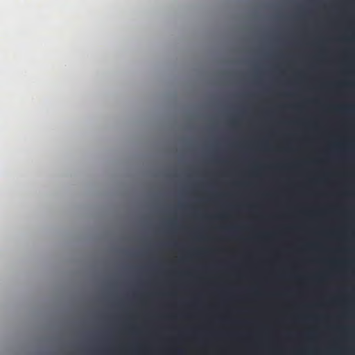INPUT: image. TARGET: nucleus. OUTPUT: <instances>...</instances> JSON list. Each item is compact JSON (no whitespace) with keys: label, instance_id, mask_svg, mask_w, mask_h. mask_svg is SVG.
Returning a JSON list of instances; mask_svg holds the SVG:
<instances>
[{"label":"nucleus","instance_id":"nucleus-1","mask_svg":"<svg viewBox=\"0 0 355 355\" xmlns=\"http://www.w3.org/2000/svg\"><path fill=\"white\" fill-rule=\"evenodd\" d=\"M236 76L238 92V113H227L225 116L224 130L216 137L213 143L223 151H228L239 144L238 154L244 155V56L240 55L238 71L233 74Z\"/></svg>","mask_w":355,"mask_h":355},{"label":"nucleus","instance_id":"nucleus-3","mask_svg":"<svg viewBox=\"0 0 355 355\" xmlns=\"http://www.w3.org/2000/svg\"><path fill=\"white\" fill-rule=\"evenodd\" d=\"M253 157H245V171H247V165L250 162L251 158ZM315 158H355V157H315ZM247 186V181L245 180V187Z\"/></svg>","mask_w":355,"mask_h":355},{"label":"nucleus","instance_id":"nucleus-7","mask_svg":"<svg viewBox=\"0 0 355 355\" xmlns=\"http://www.w3.org/2000/svg\"><path fill=\"white\" fill-rule=\"evenodd\" d=\"M231 108H232L231 107H229L230 110H224L223 114H224L225 116H226V114L227 113H234L233 112H231V110H232Z\"/></svg>","mask_w":355,"mask_h":355},{"label":"nucleus","instance_id":"nucleus-5","mask_svg":"<svg viewBox=\"0 0 355 355\" xmlns=\"http://www.w3.org/2000/svg\"><path fill=\"white\" fill-rule=\"evenodd\" d=\"M245 155H252L247 144V138L245 137ZM302 155H331V154H303Z\"/></svg>","mask_w":355,"mask_h":355},{"label":"nucleus","instance_id":"nucleus-6","mask_svg":"<svg viewBox=\"0 0 355 355\" xmlns=\"http://www.w3.org/2000/svg\"><path fill=\"white\" fill-rule=\"evenodd\" d=\"M217 218H220V219H224L226 218V214L225 212H222V213L219 214L218 215H217Z\"/></svg>","mask_w":355,"mask_h":355},{"label":"nucleus","instance_id":"nucleus-9","mask_svg":"<svg viewBox=\"0 0 355 355\" xmlns=\"http://www.w3.org/2000/svg\"><path fill=\"white\" fill-rule=\"evenodd\" d=\"M247 207V202H245V208ZM245 216H247V214L245 213Z\"/></svg>","mask_w":355,"mask_h":355},{"label":"nucleus","instance_id":"nucleus-10","mask_svg":"<svg viewBox=\"0 0 355 355\" xmlns=\"http://www.w3.org/2000/svg\"><path fill=\"white\" fill-rule=\"evenodd\" d=\"M245 313L247 312V309H245ZM247 323V321L245 320V324Z\"/></svg>","mask_w":355,"mask_h":355},{"label":"nucleus","instance_id":"nucleus-4","mask_svg":"<svg viewBox=\"0 0 355 355\" xmlns=\"http://www.w3.org/2000/svg\"><path fill=\"white\" fill-rule=\"evenodd\" d=\"M282 137H284V138L288 139H292V140L295 139H295H302L304 137L302 135H300V134H297V133H293V134L283 135Z\"/></svg>","mask_w":355,"mask_h":355},{"label":"nucleus","instance_id":"nucleus-11","mask_svg":"<svg viewBox=\"0 0 355 355\" xmlns=\"http://www.w3.org/2000/svg\"><path fill=\"white\" fill-rule=\"evenodd\" d=\"M245 229H246V228H247V224H246V223H245Z\"/></svg>","mask_w":355,"mask_h":355},{"label":"nucleus","instance_id":"nucleus-2","mask_svg":"<svg viewBox=\"0 0 355 355\" xmlns=\"http://www.w3.org/2000/svg\"><path fill=\"white\" fill-rule=\"evenodd\" d=\"M239 163V297H244V157Z\"/></svg>","mask_w":355,"mask_h":355},{"label":"nucleus","instance_id":"nucleus-12","mask_svg":"<svg viewBox=\"0 0 355 355\" xmlns=\"http://www.w3.org/2000/svg\"><path fill=\"white\" fill-rule=\"evenodd\" d=\"M245 97L247 96V94H245Z\"/></svg>","mask_w":355,"mask_h":355},{"label":"nucleus","instance_id":"nucleus-8","mask_svg":"<svg viewBox=\"0 0 355 355\" xmlns=\"http://www.w3.org/2000/svg\"><path fill=\"white\" fill-rule=\"evenodd\" d=\"M270 135L271 136H273V137H275V136H277V135L276 134V132H271V131H270Z\"/></svg>","mask_w":355,"mask_h":355}]
</instances>
